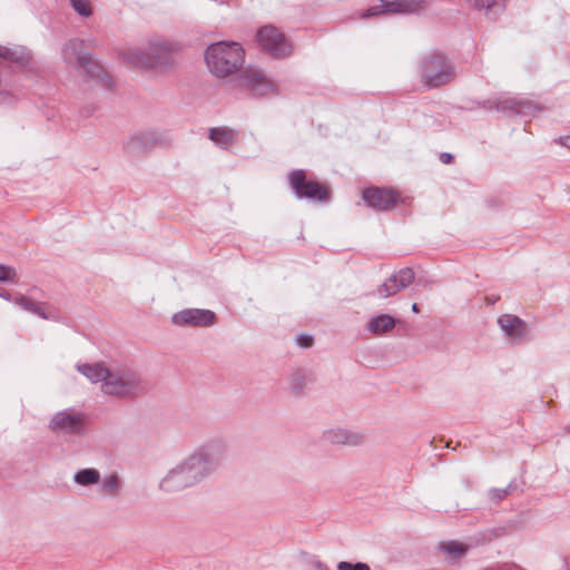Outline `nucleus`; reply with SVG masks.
I'll return each instance as SVG.
<instances>
[{
    "instance_id": "nucleus-1",
    "label": "nucleus",
    "mask_w": 570,
    "mask_h": 570,
    "mask_svg": "<svg viewBox=\"0 0 570 570\" xmlns=\"http://www.w3.org/2000/svg\"><path fill=\"white\" fill-rule=\"evenodd\" d=\"M226 453L227 446L220 440L196 448L161 476L159 489L173 493L196 487L217 471Z\"/></svg>"
},
{
    "instance_id": "nucleus-2",
    "label": "nucleus",
    "mask_w": 570,
    "mask_h": 570,
    "mask_svg": "<svg viewBox=\"0 0 570 570\" xmlns=\"http://www.w3.org/2000/svg\"><path fill=\"white\" fill-rule=\"evenodd\" d=\"M76 370L91 384L98 385L106 397L131 400L145 390L140 372L128 364L78 363Z\"/></svg>"
},
{
    "instance_id": "nucleus-3",
    "label": "nucleus",
    "mask_w": 570,
    "mask_h": 570,
    "mask_svg": "<svg viewBox=\"0 0 570 570\" xmlns=\"http://www.w3.org/2000/svg\"><path fill=\"white\" fill-rule=\"evenodd\" d=\"M178 50V42L164 37H153L140 46L125 48L121 57L134 68L159 73L175 66Z\"/></svg>"
},
{
    "instance_id": "nucleus-4",
    "label": "nucleus",
    "mask_w": 570,
    "mask_h": 570,
    "mask_svg": "<svg viewBox=\"0 0 570 570\" xmlns=\"http://www.w3.org/2000/svg\"><path fill=\"white\" fill-rule=\"evenodd\" d=\"M244 60L245 51L235 41H218L205 50L206 65L209 71L218 78H226L237 72Z\"/></svg>"
},
{
    "instance_id": "nucleus-5",
    "label": "nucleus",
    "mask_w": 570,
    "mask_h": 570,
    "mask_svg": "<svg viewBox=\"0 0 570 570\" xmlns=\"http://www.w3.org/2000/svg\"><path fill=\"white\" fill-rule=\"evenodd\" d=\"M86 45L92 46L94 40L86 41L78 38L68 40L61 49L63 61L73 68L83 69L90 78L99 81L102 87H110L111 79L108 72L90 55L83 52Z\"/></svg>"
},
{
    "instance_id": "nucleus-6",
    "label": "nucleus",
    "mask_w": 570,
    "mask_h": 570,
    "mask_svg": "<svg viewBox=\"0 0 570 570\" xmlns=\"http://www.w3.org/2000/svg\"><path fill=\"white\" fill-rule=\"evenodd\" d=\"M454 76L453 66L441 55H429L421 61L420 77L425 87L436 88L446 85Z\"/></svg>"
},
{
    "instance_id": "nucleus-7",
    "label": "nucleus",
    "mask_w": 570,
    "mask_h": 570,
    "mask_svg": "<svg viewBox=\"0 0 570 570\" xmlns=\"http://www.w3.org/2000/svg\"><path fill=\"white\" fill-rule=\"evenodd\" d=\"M232 83L242 91L263 96L275 90L274 82L256 67H248L233 78Z\"/></svg>"
},
{
    "instance_id": "nucleus-8",
    "label": "nucleus",
    "mask_w": 570,
    "mask_h": 570,
    "mask_svg": "<svg viewBox=\"0 0 570 570\" xmlns=\"http://www.w3.org/2000/svg\"><path fill=\"white\" fill-rule=\"evenodd\" d=\"M48 428L59 434L79 435L85 432L86 417L79 411L65 409L51 415Z\"/></svg>"
},
{
    "instance_id": "nucleus-9",
    "label": "nucleus",
    "mask_w": 570,
    "mask_h": 570,
    "mask_svg": "<svg viewBox=\"0 0 570 570\" xmlns=\"http://www.w3.org/2000/svg\"><path fill=\"white\" fill-rule=\"evenodd\" d=\"M256 40L267 53L275 58L287 57L293 51L291 42L273 26L262 27L257 31Z\"/></svg>"
},
{
    "instance_id": "nucleus-10",
    "label": "nucleus",
    "mask_w": 570,
    "mask_h": 570,
    "mask_svg": "<svg viewBox=\"0 0 570 570\" xmlns=\"http://www.w3.org/2000/svg\"><path fill=\"white\" fill-rule=\"evenodd\" d=\"M216 322L215 312L207 308H184L170 316V323L177 327H210Z\"/></svg>"
},
{
    "instance_id": "nucleus-11",
    "label": "nucleus",
    "mask_w": 570,
    "mask_h": 570,
    "mask_svg": "<svg viewBox=\"0 0 570 570\" xmlns=\"http://www.w3.org/2000/svg\"><path fill=\"white\" fill-rule=\"evenodd\" d=\"M380 6L367 9L362 17H372L380 13H416L425 10L433 0H380Z\"/></svg>"
},
{
    "instance_id": "nucleus-12",
    "label": "nucleus",
    "mask_w": 570,
    "mask_h": 570,
    "mask_svg": "<svg viewBox=\"0 0 570 570\" xmlns=\"http://www.w3.org/2000/svg\"><path fill=\"white\" fill-rule=\"evenodd\" d=\"M289 184L298 198L322 202L327 197V189L316 181L306 180L303 170H295L289 174Z\"/></svg>"
},
{
    "instance_id": "nucleus-13",
    "label": "nucleus",
    "mask_w": 570,
    "mask_h": 570,
    "mask_svg": "<svg viewBox=\"0 0 570 570\" xmlns=\"http://www.w3.org/2000/svg\"><path fill=\"white\" fill-rule=\"evenodd\" d=\"M364 202L374 209L389 210L405 204V198L393 189L367 188L363 191Z\"/></svg>"
},
{
    "instance_id": "nucleus-14",
    "label": "nucleus",
    "mask_w": 570,
    "mask_h": 570,
    "mask_svg": "<svg viewBox=\"0 0 570 570\" xmlns=\"http://www.w3.org/2000/svg\"><path fill=\"white\" fill-rule=\"evenodd\" d=\"M164 136L154 130H139L131 134L124 142V148L129 154H140L161 145Z\"/></svg>"
},
{
    "instance_id": "nucleus-15",
    "label": "nucleus",
    "mask_w": 570,
    "mask_h": 570,
    "mask_svg": "<svg viewBox=\"0 0 570 570\" xmlns=\"http://www.w3.org/2000/svg\"><path fill=\"white\" fill-rule=\"evenodd\" d=\"M498 325L503 335L514 343H521L529 337L530 328L528 323L517 315L503 314L499 316Z\"/></svg>"
},
{
    "instance_id": "nucleus-16",
    "label": "nucleus",
    "mask_w": 570,
    "mask_h": 570,
    "mask_svg": "<svg viewBox=\"0 0 570 570\" xmlns=\"http://www.w3.org/2000/svg\"><path fill=\"white\" fill-rule=\"evenodd\" d=\"M414 273L411 268H402L384 281L377 288L376 294L380 298H387L412 284Z\"/></svg>"
},
{
    "instance_id": "nucleus-17",
    "label": "nucleus",
    "mask_w": 570,
    "mask_h": 570,
    "mask_svg": "<svg viewBox=\"0 0 570 570\" xmlns=\"http://www.w3.org/2000/svg\"><path fill=\"white\" fill-rule=\"evenodd\" d=\"M324 439L332 444L348 446H357L364 442V435L361 432L341 426L326 430Z\"/></svg>"
},
{
    "instance_id": "nucleus-18",
    "label": "nucleus",
    "mask_w": 570,
    "mask_h": 570,
    "mask_svg": "<svg viewBox=\"0 0 570 570\" xmlns=\"http://www.w3.org/2000/svg\"><path fill=\"white\" fill-rule=\"evenodd\" d=\"M509 0H472V7L483 12V16L491 21L503 14Z\"/></svg>"
},
{
    "instance_id": "nucleus-19",
    "label": "nucleus",
    "mask_w": 570,
    "mask_h": 570,
    "mask_svg": "<svg viewBox=\"0 0 570 570\" xmlns=\"http://www.w3.org/2000/svg\"><path fill=\"white\" fill-rule=\"evenodd\" d=\"M210 140L223 149H232L239 140L238 131L228 127H217L209 131Z\"/></svg>"
},
{
    "instance_id": "nucleus-20",
    "label": "nucleus",
    "mask_w": 570,
    "mask_h": 570,
    "mask_svg": "<svg viewBox=\"0 0 570 570\" xmlns=\"http://www.w3.org/2000/svg\"><path fill=\"white\" fill-rule=\"evenodd\" d=\"M438 549L448 562L453 563L468 553L469 546L460 541L450 540L440 542Z\"/></svg>"
},
{
    "instance_id": "nucleus-21",
    "label": "nucleus",
    "mask_w": 570,
    "mask_h": 570,
    "mask_svg": "<svg viewBox=\"0 0 570 570\" xmlns=\"http://www.w3.org/2000/svg\"><path fill=\"white\" fill-rule=\"evenodd\" d=\"M396 321L389 314H379L370 318L365 331L373 335H383L394 328Z\"/></svg>"
},
{
    "instance_id": "nucleus-22",
    "label": "nucleus",
    "mask_w": 570,
    "mask_h": 570,
    "mask_svg": "<svg viewBox=\"0 0 570 570\" xmlns=\"http://www.w3.org/2000/svg\"><path fill=\"white\" fill-rule=\"evenodd\" d=\"M75 484L89 488L100 482V472L95 468H85L76 471L72 475Z\"/></svg>"
},
{
    "instance_id": "nucleus-23",
    "label": "nucleus",
    "mask_w": 570,
    "mask_h": 570,
    "mask_svg": "<svg viewBox=\"0 0 570 570\" xmlns=\"http://www.w3.org/2000/svg\"><path fill=\"white\" fill-rule=\"evenodd\" d=\"M99 491L106 495H117L121 491V479L117 473H110L100 478Z\"/></svg>"
},
{
    "instance_id": "nucleus-24",
    "label": "nucleus",
    "mask_w": 570,
    "mask_h": 570,
    "mask_svg": "<svg viewBox=\"0 0 570 570\" xmlns=\"http://www.w3.org/2000/svg\"><path fill=\"white\" fill-rule=\"evenodd\" d=\"M530 106L524 101H515L513 99H504L498 102L497 109L508 116L513 114H527Z\"/></svg>"
},
{
    "instance_id": "nucleus-25",
    "label": "nucleus",
    "mask_w": 570,
    "mask_h": 570,
    "mask_svg": "<svg viewBox=\"0 0 570 570\" xmlns=\"http://www.w3.org/2000/svg\"><path fill=\"white\" fill-rule=\"evenodd\" d=\"M13 301L22 309L33 313V314H37V315L46 318V315L42 312V308L40 306H38L36 303H33L32 301H30L29 298H27L26 296H22V295L18 296Z\"/></svg>"
},
{
    "instance_id": "nucleus-26",
    "label": "nucleus",
    "mask_w": 570,
    "mask_h": 570,
    "mask_svg": "<svg viewBox=\"0 0 570 570\" xmlns=\"http://www.w3.org/2000/svg\"><path fill=\"white\" fill-rule=\"evenodd\" d=\"M0 56L7 59L23 63L27 61V55L23 50H13L0 45Z\"/></svg>"
},
{
    "instance_id": "nucleus-27",
    "label": "nucleus",
    "mask_w": 570,
    "mask_h": 570,
    "mask_svg": "<svg viewBox=\"0 0 570 570\" xmlns=\"http://www.w3.org/2000/svg\"><path fill=\"white\" fill-rule=\"evenodd\" d=\"M70 6L81 17H89L92 13L89 0H70Z\"/></svg>"
},
{
    "instance_id": "nucleus-28",
    "label": "nucleus",
    "mask_w": 570,
    "mask_h": 570,
    "mask_svg": "<svg viewBox=\"0 0 570 570\" xmlns=\"http://www.w3.org/2000/svg\"><path fill=\"white\" fill-rule=\"evenodd\" d=\"M509 488H493L488 492V498L490 501L498 503L502 499H504L509 494Z\"/></svg>"
},
{
    "instance_id": "nucleus-29",
    "label": "nucleus",
    "mask_w": 570,
    "mask_h": 570,
    "mask_svg": "<svg viewBox=\"0 0 570 570\" xmlns=\"http://www.w3.org/2000/svg\"><path fill=\"white\" fill-rule=\"evenodd\" d=\"M337 570H371L366 563L357 562L351 563L347 561H341L337 564Z\"/></svg>"
},
{
    "instance_id": "nucleus-30",
    "label": "nucleus",
    "mask_w": 570,
    "mask_h": 570,
    "mask_svg": "<svg viewBox=\"0 0 570 570\" xmlns=\"http://www.w3.org/2000/svg\"><path fill=\"white\" fill-rule=\"evenodd\" d=\"M14 277V268L0 264V282H12Z\"/></svg>"
},
{
    "instance_id": "nucleus-31",
    "label": "nucleus",
    "mask_w": 570,
    "mask_h": 570,
    "mask_svg": "<svg viewBox=\"0 0 570 570\" xmlns=\"http://www.w3.org/2000/svg\"><path fill=\"white\" fill-rule=\"evenodd\" d=\"M289 384L293 390L298 391L304 386V379L299 374H293Z\"/></svg>"
},
{
    "instance_id": "nucleus-32",
    "label": "nucleus",
    "mask_w": 570,
    "mask_h": 570,
    "mask_svg": "<svg viewBox=\"0 0 570 570\" xmlns=\"http://www.w3.org/2000/svg\"><path fill=\"white\" fill-rule=\"evenodd\" d=\"M556 142L570 149V136H560L556 138Z\"/></svg>"
},
{
    "instance_id": "nucleus-33",
    "label": "nucleus",
    "mask_w": 570,
    "mask_h": 570,
    "mask_svg": "<svg viewBox=\"0 0 570 570\" xmlns=\"http://www.w3.org/2000/svg\"><path fill=\"white\" fill-rule=\"evenodd\" d=\"M312 341L313 338L311 336H302L298 338V343L299 345L304 346V347H308L312 345Z\"/></svg>"
},
{
    "instance_id": "nucleus-34",
    "label": "nucleus",
    "mask_w": 570,
    "mask_h": 570,
    "mask_svg": "<svg viewBox=\"0 0 570 570\" xmlns=\"http://www.w3.org/2000/svg\"><path fill=\"white\" fill-rule=\"evenodd\" d=\"M314 567L316 570H330L328 567L324 563H322L321 561H316L314 563Z\"/></svg>"
},
{
    "instance_id": "nucleus-35",
    "label": "nucleus",
    "mask_w": 570,
    "mask_h": 570,
    "mask_svg": "<svg viewBox=\"0 0 570 570\" xmlns=\"http://www.w3.org/2000/svg\"><path fill=\"white\" fill-rule=\"evenodd\" d=\"M451 159H452V155H451V154H446V153H445V154H442V155H441V160H442L444 164L450 163V161H451Z\"/></svg>"
},
{
    "instance_id": "nucleus-36",
    "label": "nucleus",
    "mask_w": 570,
    "mask_h": 570,
    "mask_svg": "<svg viewBox=\"0 0 570 570\" xmlns=\"http://www.w3.org/2000/svg\"><path fill=\"white\" fill-rule=\"evenodd\" d=\"M11 99V97L8 95V94H1L0 95V101L1 102H7Z\"/></svg>"
},
{
    "instance_id": "nucleus-37",
    "label": "nucleus",
    "mask_w": 570,
    "mask_h": 570,
    "mask_svg": "<svg viewBox=\"0 0 570 570\" xmlns=\"http://www.w3.org/2000/svg\"><path fill=\"white\" fill-rule=\"evenodd\" d=\"M0 297L4 298V299H7V301H10V299H11L10 294H9V293H7V292L0 293Z\"/></svg>"
},
{
    "instance_id": "nucleus-38",
    "label": "nucleus",
    "mask_w": 570,
    "mask_h": 570,
    "mask_svg": "<svg viewBox=\"0 0 570 570\" xmlns=\"http://www.w3.org/2000/svg\"><path fill=\"white\" fill-rule=\"evenodd\" d=\"M411 308H412V311H413L414 313H417V312L420 311V309H419V306H417V304H416V303L412 304V307H411Z\"/></svg>"
}]
</instances>
